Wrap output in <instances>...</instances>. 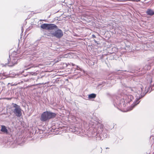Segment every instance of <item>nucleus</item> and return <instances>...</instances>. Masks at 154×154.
<instances>
[{"mask_svg": "<svg viewBox=\"0 0 154 154\" xmlns=\"http://www.w3.org/2000/svg\"><path fill=\"white\" fill-rule=\"evenodd\" d=\"M30 74L32 75H36L37 74L35 72H30Z\"/></svg>", "mask_w": 154, "mask_h": 154, "instance_id": "11", "label": "nucleus"}, {"mask_svg": "<svg viewBox=\"0 0 154 154\" xmlns=\"http://www.w3.org/2000/svg\"><path fill=\"white\" fill-rule=\"evenodd\" d=\"M56 116V114L54 113L48 111L45 112L42 114L40 120L42 122H45L50 119L54 118Z\"/></svg>", "mask_w": 154, "mask_h": 154, "instance_id": "2", "label": "nucleus"}, {"mask_svg": "<svg viewBox=\"0 0 154 154\" xmlns=\"http://www.w3.org/2000/svg\"><path fill=\"white\" fill-rule=\"evenodd\" d=\"M101 126H102V127H103V125H101Z\"/></svg>", "mask_w": 154, "mask_h": 154, "instance_id": "18", "label": "nucleus"}, {"mask_svg": "<svg viewBox=\"0 0 154 154\" xmlns=\"http://www.w3.org/2000/svg\"><path fill=\"white\" fill-rule=\"evenodd\" d=\"M146 13L148 15L152 16L154 14V11L150 9H148L146 11Z\"/></svg>", "mask_w": 154, "mask_h": 154, "instance_id": "9", "label": "nucleus"}, {"mask_svg": "<svg viewBox=\"0 0 154 154\" xmlns=\"http://www.w3.org/2000/svg\"><path fill=\"white\" fill-rule=\"evenodd\" d=\"M41 28L47 30H53L57 28V26L54 24L44 23L41 26Z\"/></svg>", "mask_w": 154, "mask_h": 154, "instance_id": "4", "label": "nucleus"}, {"mask_svg": "<svg viewBox=\"0 0 154 154\" xmlns=\"http://www.w3.org/2000/svg\"><path fill=\"white\" fill-rule=\"evenodd\" d=\"M48 36H50V35H48Z\"/></svg>", "mask_w": 154, "mask_h": 154, "instance_id": "19", "label": "nucleus"}, {"mask_svg": "<svg viewBox=\"0 0 154 154\" xmlns=\"http://www.w3.org/2000/svg\"><path fill=\"white\" fill-rule=\"evenodd\" d=\"M96 95L94 94H91L88 95V96H96Z\"/></svg>", "mask_w": 154, "mask_h": 154, "instance_id": "12", "label": "nucleus"}, {"mask_svg": "<svg viewBox=\"0 0 154 154\" xmlns=\"http://www.w3.org/2000/svg\"><path fill=\"white\" fill-rule=\"evenodd\" d=\"M140 1V0H137V1L136 0V1H137V2H138V1Z\"/></svg>", "mask_w": 154, "mask_h": 154, "instance_id": "17", "label": "nucleus"}, {"mask_svg": "<svg viewBox=\"0 0 154 154\" xmlns=\"http://www.w3.org/2000/svg\"><path fill=\"white\" fill-rule=\"evenodd\" d=\"M8 61H9V60H8ZM17 59H15L13 58L12 60L11 59V60L10 61H8V64L9 65V66H13L17 63Z\"/></svg>", "mask_w": 154, "mask_h": 154, "instance_id": "7", "label": "nucleus"}, {"mask_svg": "<svg viewBox=\"0 0 154 154\" xmlns=\"http://www.w3.org/2000/svg\"><path fill=\"white\" fill-rule=\"evenodd\" d=\"M1 131L4 133L6 134H8V130L6 128V127L5 126H2Z\"/></svg>", "mask_w": 154, "mask_h": 154, "instance_id": "8", "label": "nucleus"}, {"mask_svg": "<svg viewBox=\"0 0 154 154\" xmlns=\"http://www.w3.org/2000/svg\"><path fill=\"white\" fill-rule=\"evenodd\" d=\"M143 87L141 84H139L136 87L133 88H131V91L138 93V91H142Z\"/></svg>", "mask_w": 154, "mask_h": 154, "instance_id": "6", "label": "nucleus"}, {"mask_svg": "<svg viewBox=\"0 0 154 154\" xmlns=\"http://www.w3.org/2000/svg\"><path fill=\"white\" fill-rule=\"evenodd\" d=\"M95 97H88V98L89 100H90V99H91L92 98H94Z\"/></svg>", "mask_w": 154, "mask_h": 154, "instance_id": "13", "label": "nucleus"}, {"mask_svg": "<svg viewBox=\"0 0 154 154\" xmlns=\"http://www.w3.org/2000/svg\"><path fill=\"white\" fill-rule=\"evenodd\" d=\"M72 66H74V65H74V64H73V63H72Z\"/></svg>", "mask_w": 154, "mask_h": 154, "instance_id": "16", "label": "nucleus"}, {"mask_svg": "<svg viewBox=\"0 0 154 154\" xmlns=\"http://www.w3.org/2000/svg\"><path fill=\"white\" fill-rule=\"evenodd\" d=\"M146 79L148 82L151 84L152 82V76L150 75H148L146 77Z\"/></svg>", "mask_w": 154, "mask_h": 154, "instance_id": "10", "label": "nucleus"}, {"mask_svg": "<svg viewBox=\"0 0 154 154\" xmlns=\"http://www.w3.org/2000/svg\"><path fill=\"white\" fill-rule=\"evenodd\" d=\"M33 67V66H32V67ZM31 68V67H29V68H28L27 69H30Z\"/></svg>", "mask_w": 154, "mask_h": 154, "instance_id": "15", "label": "nucleus"}, {"mask_svg": "<svg viewBox=\"0 0 154 154\" xmlns=\"http://www.w3.org/2000/svg\"><path fill=\"white\" fill-rule=\"evenodd\" d=\"M51 36H55L58 38H61L63 35L62 31L60 29H58L54 33H51Z\"/></svg>", "mask_w": 154, "mask_h": 154, "instance_id": "5", "label": "nucleus"}, {"mask_svg": "<svg viewBox=\"0 0 154 154\" xmlns=\"http://www.w3.org/2000/svg\"><path fill=\"white\" fill-rule=\"evenodd\" d=\"M140 99V97H139L138 98H136L134 99V101L133 103L131 106V109H132L136 106L140 102L139 100ZM133 100H134V97H125V98L123 99V100L124 101V104H125L129 103L130 102L132 101Z\"/></svg>", "mask_w": 154, "mask_h": 154, "instance_id": "1", "label": "nucleus"}, {"mask_svg": "<svg viewBox=\"0 0 154 154\" xmlns=\"http://www.w3.org/2000/svg\"><path fill=\"white\" fill-rule=\"evenodd\" d=\"M12 104L13 107L15 108L13 111V112L15 115L19 117L21 116L22 114V110L20 106L15 103H12Z\"/></svg>", "mask_w": 154, "mask_h": 154, "instance_id": "3", "label": "nucleus"}, {"mask_svg": "<svg viewBox=\"0 0 154 154\" xmlns=\"http://www.w3.org/2000/svg\"><path fill=\"white\" fill-rule=\"evenodd\" d=\"M92 36L94 38H96V36L94 35V34L92 35Z\"/></svg>", "mask_w": 154, "mask_h": 154, "instance_id": "14", "label": "nucleus"}]
</instances>
